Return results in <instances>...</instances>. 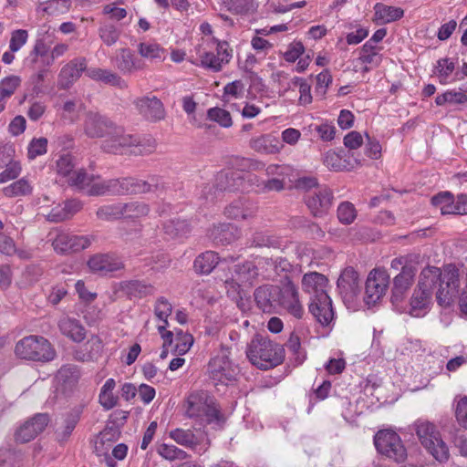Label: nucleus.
I'll list each match as a JSON object with an SVG mask.
<instances>
[{
  "label": "nucleus",
  "instance_id": "nucleus-60",
  "mask_svg": "<svg viewBox=\"0 0 467 467\" xmlns=\"http://www.w3.org/2000/svg\"><path fill=\"white\" fill-rule=\"evenodd\" d=\"M193 343V338L190 334H183L180 332L176 336V344L174 346V353L178 355H184L189 351Z\"/></svg>",
  "mask_w": 467,
  "mask_h": 467
},
{
  "label": "nucleus",
  "instance_id": "nucleus-64",
  "mask_svg": "<svg viewBox=\"0 0 467 467\" xmlns=\"http://www.w3.org/2000/svg\"><path fill=\"white\" fill-rule=\"evenodd\" d=\"M454 414L459 425L467 430V396L457 401Z\"/></svg>",
  "mask_w": 467,
  "mask_h": 467
},
{
  "label": "nucleus",
  "instance_id": "nucleus-57",
  "mask_svg": "<svg viewBox=\"0 0 467 467\" xmlns=\"http://www.w3.org/2000/svg\"><path fill=\"white\" fill-rule=\"evenodd\" d=\"M31 192V186L26 179H20L4 189L5 196L25 195Z\"/></svg>",
  "mask_w": 467,
  "mask_h": 467
},
{
  "label": "nucleus",
  "instance_id": "nucleus-36",
  "mask_svg": "<svg viewBox=\"0 0 467 467\" xmlns=\"http://www.w3.org/2000/svg\"><path fill=\"white\" fill-rule=\"evenodd\" d=\"M218 262V254L213 251H207L194 260L193 267L197 273L207 275L213 270Z\"/></svg>",
  "mask_w": 467,
  "mask_h": 467
},
{
  "label": "nucleus",
  "instance_id": "nucleus-46",
  "mask_svg": "<svg viewBox=\"0 0 467 467\" xmlns=\"http://www.w3.org/2000/svg\"><path fill=\"white\" fill-rule=\"evenodd\" d=\"M138 52L142 57L155 59L161 58L165 50L156 42H141L138 46Z\"/></svg>",
  "mask_w": 467,
  "mask_h": 467
},
{
  "label": "nucleus",
  "instance_id": "nucleus-34",
  "mask_svg": "<svg viewBox=\"0 0 467 467\" xmlns=\"http://www.w3.org/2000/svg\"><path fill=\"white\" fill-rule=\"evenodd\" d=\"M21 85L18 76H9L0 81V113L5 110L6 100L11 98Z\"/></svg>",
  "mask_w": 467,
  "mask_h": 467
},
{
  "label": "nucleus",
  "instance_id": "nucleus-45",
  "mask_svg": "<svg viewBox=\"0 0 467 467\" xmlns=\"http://www.w3.org/2000/svg\"><path fill=\"white\" fill-rule=\"evenodd\" d=\"M97 217L103 221H114L123 218L122 202L99 207L97 211Z\"/></svg>",
  "mask_w": 467,
  "mask_h": 467
},
{
  "label": "nucleus",
  "instance_id": "nucleus-8",
  "mask_svg": "<svg viewBox=\"0 0 467 467\" xmlns=\"http://www.w3.org/2000/svg\"><path fill=\"white\" fill-rule=\"evenodd\" d=\"M389 285V275L385 270L374 269L367 278L365 285V303L375 305L385 294Z\"/></svg>",
  "mask_w": 467,
  "mask_h": 467
},
{
  "label": "nucleus",
  "instance_id": "nucleus-27",
  "mask_svg": "<svg viewBox=\"0 0 467 467\" xmlns=\"http://www.w3.org/2000/svg\"><path fill=\"white\" fill-rule=\"evenodd\" d=\"M114 61L117 68L124 74H130L143 68V64L134 57L129 48L119 49Z\"/></svg>",
  "mask_w": 467,
  "mask_h": 467
},
{
  "label": "nucleus",
  "instance_id": "nucleus-10",
  "mask_svg": "<svg viewBox=\"0 0 467 467\" xmlns=\"http://www.w3.org/2000/svg\"><path fill=\"white\" fill-rule=\"evenodd\" d=\"M93 240V236L59 233L52 241V246L57 254H67L88 248Z\"/></svg>",
  "mask_w": 467,
  "mask_h": 467
},
{
  "label": "nucleus",
  "instance_id": "nucleus-1",
  "mask_svg": "<svg viewBox=\"0 0 467 467\" xmlns=\"http://www.w3.org/2000/svg\"><path fill=\"white\" fill-rule=\"evenodd\" d=\"M459 286V270L455 266L449 265L443 273L436 266L424 267L410 298L409 314L414 317L425 316L432 305L434 289L439 306H450L458 296Z\"/></svg>",
  "mask_w": 467,
  "mask_h": 467
},
{
  "label": "nucleus",
  "instance_id": "nucleus-28",
  "mask_svg": "<svg viewBox=\"0 0 467 467\" xmlns=\"http://www.w3.org/2000/svg\"><path fill=\"white\" fill-rule=\"evenodd\" d=\"M234 277L236 282L253 285L254 283L261 277L256 259L254 261H246L244 264L234 265Z\"/></svg>",
  "mask_w": 467,
  "mask_h": 467
},
{
  "label": "nucleus",
  "instance_id": "nucleus-47",
  "mask_svg": "<svg viewBox=\"0 0 467 467\" xmlns=\"http://www.w3.org/2000/svg\"><path fill=\"white\" fill-rule=\"evenodd\" d=\"M435 102L438 106H442L445 103L450 104H464L467 102V95L463 92L449 90L441 95H439L435 99Z\"/></svg>",
  "mask_w": 467,
  "mask_h": 467
},
{
  "label": "nucleus",
  "instance_id": "nucleus-29",
  "mask_svg": "<svg viewBox=\"0 0 467 467\" xmlns=\"http://www.w3.org/2000/svg\"><path fill=\"white\" fill-rule=\"evenodd\" d=\"M60 332L75 342H81L86 337V330L81 323L68 317H64L58 321Z\"/></svg>",
  "mask_w": 467,
  "mask_h": 467
},
{
  "label": "nucleus",
  "instance_id": "nucleus-33",
  "mask_svg": "<svg viewBox=\"0 0 467 467\" xmlns=\"http://www.w3.org/2000/svg\"><path fill=\"white\" fill-rule=\"evenodd\" d=\"M374 19L380 24L390 23L403 16V10L400 7L377 3L374 6Z\"/></svg>",
  "mask_w": 467,
  "mask_h": 467
},
{
  "label": "nucleus",
  "instance_id": "nucleus-42",
  "mask_svg": "<svg viewBox=\"0 0 467 467\" xmlns=\"http://www.w3.org/2000/svg\"><path fill=\"white\" fill-rule=\"evenodd\" d=\"M57 382L64 387V389L73 387L79 379V373L74 366H63L56 376Z\"/></svg>",
  "mask_w": 467,
  "mask_h": 467
},
{
  "label": "nucleus",
  "instance_id": "nucleus-25",
  "mask_svg": "<svg viewBox=\"0 0 467 467\" xmlns=\"http://www.w3.org/2000/svg\"><path fill=\"white\" fill-rule=\"evenodd\" d=\"M211 238L217 244H229L241 236V230L234 224L224 223L214 225L211 230Z\"/></svg>",
  "mask_w": 467,
  "mask_h": 467
},
{
  "label": "nucleus",
  "instance_id": "nucleus-49",
  "mask_svg": "<svg viewBox=\"0 0 467 467\" xmlns=\"http://www.w3.org/2000/svg\"><path fill=\"white\" fill-rule=\"evenodd\" d=\"M337 218L343 224H350L357 217V211L353 203L349 202H341L337 211Z\"/></svg>",
  "mask_w": 467,
  "mask_h": 467
},
{
  "label": "nucleus",
  "instance_id": "nucleus-63",
  "mask_svg": "<svg viewBox=\"0 0 467 467\" xmlns=\"http://www.w3.org/2000/svg\"><path fill=\"white\" fill-rule=\"evenodd\" d=\"M28 33L25 29H17L12 32L9 48L12 52L18 51L27 41Z\"/></svg>",
  "mask_w": 467,
  "mask_h": 467
},
{
  "label": "nucleus",
  "instance_id": "nucleus-48",
  "mask_svg": "<svg viewBox=\"0 0 467 467\" xmlns=\"http://www.w3.org/2000/svg\"><path fill=\"white\" fill-rule=\"evenodd\" d=\"M92 181L93 176H89L83 169L74 171L69 175V178L67 180L69 185L75 186L81 190H88Z\"/></svg>",
  "mask_w": 467,
  "mask_h": 467
},
{
  "label": "nucleus",
  "instance_id": "nucleus-54",
  "mask_svg": "<svg viewBox=\"0 0 467 467\" xmlns=\"http://www.w3.org/2000/svg\"><path fill=\"white\" fill-rule=\"evenodd\" d=\"M49 53V47L45 43L43 39H37L36 44L27 57V61L31 68L35 69L36 64L39 61V57H45Z\"/></svg>",
  "mask_w": 467,
  "mask_h": 467
},
{
  "label": "nucleus",
  "instance_id": "nucleus-62",
  "mask_svg": "<svg viewBox=\"0 0 467 467\" xmlns=\"http://www.w3.org/2000/svg\"><path fill=\"white\" fill-rule=\"evenodd\" d=\"M201 64L206 68H210L214 72H218L222 69V65L225 64L224 61H221V57L213 53L205 52L201 55Z\"/></svg>",
  "mask_w": 467,
  "mask_h": 467
},
{
  "label": "nucleus",
  "instance_id": "nucleus-50",
  "mask_svg": "<svg viewBox=\"0 0 467 467\" xmlns=\"http://www.w3.org/2000/svg\"><path fill=\"white\" fill-rule=\"evenodd\" d=\"M157 452L168 461L184 460L188 455L186 451L174 445L162 443L158 446Z\"/></svg>",
  "mask_w": 467,
  "mask_h": 467
},
{
  "label": "nucleus",
  "instance_id": "nucleus-31",
  "mask_svg": "<svg viewBox=\"0 0 467 467\" xmlns=\"http://www.w3.org/2000/svg\"><path fill=\"white\" fill-rule=\"evenodd\" d=\"M87 76L94 80L101 81L119 88H127V83L116 73L99 67H88Z\"/></svg>",
  "mask_w": 467,
  "mask_h": 467
},
{
  "label": "nucleus",
  "instance_id": "nucleus-39",
  "mask_svg": "<svg viewBox=\"0 0 467 467\" xmlns=\"http://www.w3.org/2000/svg\"><path fill=\"white\" fill-rule=\"evenodd\" d=\"M163 232L170 238H176L190 232V224L186 220L171 219L163 223Z\"/></svg>",
  "mask_w": 467,
  "mask_h": 467
},
{
  "label": "nucleus",
  "instance_id": "nucleus-21",
  "mask_svg": "<svg viewBox=\"0 0 467 467\" xmlns=\"http://www.w3.org/2000/svg\"><path fill=\"white\" fill-rule=\"evenodd\" d=\"M332 201L331 190L327 187H318L307 195L306 203L313 215L317 217L327 213L331 207Z\"/></svg>",
  "mask_w": 467,
  "mask_h": 467
},
{
  "label": "nucleus",
  "instance_id": "nucleus-52",
  "mask_svg": "<svg viewBox=\"0 0 467 467\" xmlns=\"http://www.w3.org/2000/svg\"><path fill=\"white\" fill-rule=\"evenodd\" d=\"M207 116L211 120H213L220 124L223 128H229L232 126V117L229 111L221 108H212L207 111Z\"/></svg>",
  "mask_w": 467,
  "mask_h": 467
},
{
  "label": "nucleus",
  "instance_id": "nucleus-59",
  "mask_svg": "<svg viewBox=\"0 0 467 467\" xmlns=\"http://www.w3.org/2000/svg\"><path fill=\"white\" fill-rule=\"evenodd\" d=\"M47 140L46 138L33 139L28 145L27 156L33 160L47 152Z\"/></svg>",
  "mask_w": 467,
  "mask_h": 467
},
{
  "label": "nucleus",
  "instance_id": "nucleus-13",
  "mask_svg": "<svg viewBox=\"0 0 467 467\" xmlns=\"http://www.w3.org/2000/svg\"><path fill=\"white\" fill-rule=\"evenodd\" d=\"M416 267L412 265H405L401 267L400 274L393 278V285L391 289V303L398 306L403 302L407 292L413 284L416 275Z\"/></svg>",
  "mask_w": 467,
  "mask_h": 467
},
{
  "label": "nucleus",
  "instance_id": "nucleus-15",
  "mask_svg": "<svg viewBox=\"0 0 467 467\" xmlns=\"http://www.w3.org/2000/svg\"><path fill=\"white\" fill-rule=\"evenodd\" d=\"M163 188L159 182V179L151 177L150 181H143L135 178L119 179V195L125 194H141L150 192H156Z\"/></svg>",
  "mask_w": 467,
  "mask_h": 467
},
{
  "label": "nucleus",
  "instance_id": "nucleus-6",
  "mask_svg": "<svg viewBox=\"0 0 467 467\" xmlns=\"http://www.w3.org/2000/svg\"><path fill=\"white\" fill-rule=\"evenodd\" d=\"M186 414L206 423L220 420V410L213 397L205 391L194 392L187 399Z\"/></svg>",
  "mask_w": 467,
  "mask_h": 467
},
{
  "label": "nucleus",
  "instance_id": "nucleus-5",
  "mask_svg": "<svg viewBox=\"0 0 467 467\" xmlns=\"http://www.w3.org/2000/svg\"><path fill=\"white\" fill-rule=\"evenodd\" d=\"M15 353L23 359L47 362L53 360L56 351L50 342L40 336H28L20 339L15 348Z\"/></svg>",
  "mask_w": 467,
  "mask_h": 467
},
{
  "label": "nucleus",
  "instance_id": "nucleus-51",
  "mask_svg": "<svg viewBox=\"0 0 467 467\" xmlns=\"http://www.w3.org/2000/svg\"><path fill=\"white\" fill-rule=\"evenodd\" d=\"M99 35L107 46H112L119 40L120 30L114 25L105 24L99 27Z\"/></svg>",
  "mask_w": 467,
  "mask_h": 467
},
{
  "label": "nucleus",
  "instance_id": "nucleus-4",
  "mask_svg": "<svg viewBox=\"0 0 467 467\" xmlns=\"http://www.w3.org/2000/svg\"><path fill=\"white\" fill-rule=\"evenodd\" d=\"M413 429L421 445L435 460L439 462H444L449 459V449L433 423L426 420H417L413 424Z\"/></svg>",
  "mask_w": 467,
  "mask_h": 467
},
{
  "label": "nucleus",
  "instance_id": "nucleus-16",
  "mask_svg": "<svg viewBox=\"0 0 467 467\" xmlns=\"http://www.w3.org/2000/svg\"><path fill=\"white\" fill-rule=\"evenodd\" d=\"M134 105L139 114L149 121L156 122L165 118L163 103L155 96L138 98Z\"/></svg>",
  "mask_w": 467,
  "mask_h": 467
},
{
  "label": "nucleus",
  "instance_id": "nucleus-53",
  "mask_svg": "<svg viewBox=\"0 0 467 467\" xmlns=\"http://www.w3.org/2000/svg\"><path fill=\"white\" fill-rule=\"evenodd\" d=\"M255 259L260 276L263 279L271 280L276 276L275 268H274V258L257 257Z\"/></svg>",
  "mask_w": 467,
  "mask_h": 467
},
{
  "label": "nucleus",
  "instance_id": "nucleus-44",
  "mask_svg": "<svg viewBox=\"0 0 467 467\" xmlns=\"http://www.w3.org/2000/svg\"><path fill=\"white\" fill-rule=\"evenodd\" d=\"M226 9L236 15L253 12L256 8L254 0H222Z\"/></svg>",
  "mask_w": 467,
  "mask_h": 467
},
{
  "label": "nucleus",
  "instance_id": "nucleus-20",
  "mask_svg": "<svg viewBox=\"0 0 467 467\" xmlns=\"http://www.w3.org/2000/svg\"><path fill=\"white\" fill-rule=\"evenodd\" d=\"M309 311L323 326H328L334 318L332 301L327 294L311 296Z\"/></svg>",
  "mask_w": 467,
  "mask_h": 467
},
{
  "label": "nucleus",
  "instance_id": "nucleus-14",
  "mask_svg": "<svg viewBox=\"0 0 467 467\" xmlns=\"http://www.w3.org/2000/svg\"><path fill=\"white\" fill-rule=\"evenodd\" d=\"M89 270L99 275H107L109 273L124 268V264L119 256L113 253L97 254L88 261Z\"/></svg>",
  "mask_w": 467,
  "mask_h": 467
},
{
  "label": "nucleus",
  "instance_id": "nucleus-38",
  "mask_svg": "<svg viewBox=\"0 0 467 467\" xmlns=\"http://www.w3.org/2000/svg\"><path fill=\"white\" fill-rule=\"evenodd\" d=\"M431 204L441 210V214H456L455 201L450 192H442L431 198Z\"/></svg>",
  "mask_w": 467,
  "mask_h": 467
},
{
  "label": "nucleus",
  "instance_id": "nucleus-26",
  "mask_svg": "<svg viewBox=\"0 0 467 467\" xmlns=\"http://www.w3.org/2000/svg\"><path fill=\"white\" fill-rule=\"evenodd\" d=\"M327 278L317 272L305 274L302 279L303 290L311 296L327 293Z\"/></svg>",
  "mask_w": 467,
  "mask_h": 467
},
{
  "label": "nucleus",
  "instance_id": "nucleus-35",
  "mask_svg": "<svg viewBox=\"0 0 467 467\" xmlns=\"http://www.w3.org/2000/svg\"><path fill=\"white\" fill-rule=\"evenodd\" d=\"M89 196H100L106 194L119 195V179H110L102 182H94L90 183L89 188L87 190Z\"/></svg>",
  "mask_w": 467,
  "mask_h": 467
},
{
  "label": "nucleus",
  "instance_id": "nucleus-19",
  "mask_svg": "<svg viewBox=\"0 0 467 467\" xmlns=\"http://www.w3.org/2000/svg\"><path fill=\"white\" fill-rule=\"evenodd\" d=\"M49 422L47 413H38L26 420L16 432V440L26 443L34 440L41 433Z\"/></svg>",
  "mask_w": 467,
  "mask_h": 467
},
{
  "label": "nucleus",
  "instance_id": "nucleus-32",
  "mask_svg": "<svg viewBox=\"0 0 467 467\" xmlns=\"http://www.w3.org/2000/svg\"><path fill=\"white\" fill-rule=\"evenodd\" d=\"M120 289L129 297H143L151 295L154 288L151 285L140 280H129L120 284Z\"/></svg>",
  "mask_w": 467,
  "mask_h": 467
},
{
  "label": "nucleus",
  "instance_id": "nucleus-37",
  "mask_svg": "<svg viewBox=\"0 0 467 467\" xmlns=\"http://www.w3.org/2000/svg\"><path fill=\"white\" fill-rule=\"evenodd\" d=\"M274 142L277 141L271 135H262L252 139L250 141V146L259 153L275 154L279 151V148L277 144Z\"/></svg>",
  "mask_w": 467,
  "mask_h": 467
},
{
  "label": "nucleus",
  "instance_id": "nucleus-3",
  "mask_svg": "<svg viewBox=\"0 0 467 467\" xmlns=\"http://www.w3.org/2000/svg\"><path fill=\"white\" fill-rule=\"evenodd\" d=\"M249 361L260 369L267 370L280 365L285 358L282 345L272 341L268 337L256 334L246 347Z\"/></svg>",
  "mask_w": 467,
  "mask_h": 467
},
{
  "label": "nucleus",
  "instance_id": "nucleus-12",
  "mask_svg": "<svg viewBox=\"0 0 467 467\" xmlns=\"http://www.w3.org/2000/svg\"><path fill=\"white\" fill-rule=\"evenodd\" d=\"M238 367L233 364L225 352L212 358L208 364V372L211 378L222 383L235 379Z\"/></svg>",
  "mask_w": 467,
  "mask_h": 467
},
{
  "label": "nucleus",
  "instance_id": "nucleus-56",
  "mask_svg": "<svg viewBox=\"0 0 467 467\" xmlns=\"http://www.w3.org/2000/svg\"><path fill=\"white\" fill-rule=\"evenodd\" d=\"M280 241L273 236L264 234L262 232H257L253 235L251 240V246L254 247H279Z\"/></svg>",
  "mask_w": 467,
  "mask_h": 467
},
{
  "label": "nucleus",
  "instance_id": "nucleus-11",
  "mask_svg": "<svg viewBox=\"0 0 467 467\" xmlns=\"http://www.w3.org/2000/svg\"><path fill=\"white\" fill-rule=\"evenodd\" d=\"M116 124L108 117L97 111H88L83 122L84 133L91 139L103 138L110 135Z\"/></svg>",
  "mask_w": 467,
  "mask_h": 467
},
{
  "label": "nucleus",
  "instance_id": "nucleus-43",
  "mask_svg": "<svg viewBox=\"0 0 467 467\" xmlns=\"http://www.w3.org/2000/svg\"><path fill=\"white\" fill-rule=\"evenodd\" d=\"M123 218L138 219L148 215L150 207L142 202L122 203Z\"/></svg>",
  "mask_w": 467,
  "mask_h": 467
},
{
  "label": "nucleus",
  "instance_id": "nucleus-9",
  "mask_svg": "<svg viewBox=\"0 0 467 467\" xmlns=\"http://www.w3.org/2000/svg\"><path fill=\"white\" fill-rule=\"evenodd\" d=\"M276 309L281 307L296 318H301L304 309L298 299V293L295 285L286 280L282 286L277 285Z\"/></svg>",
  "mask_w": 467,
  "mask_h": 467
},
{
  "label": "nucleus",
  "instance_id": "nucleus-24",
  "mask_svg": "<svg viewBox=\"0 0 467 467\" xmlns=\"http://www.w3.org/2000/svg\"><path fill=\"white\" fill-rule=\"evenodd\" d=\"M277 285H264L258 286L254 292V301L259 309L265 313L276 311Z\"/></svg>",
  "mask_w": 467,
  "mask_h": 467
},
{
  "label": "nucleus",
  "instance_id": "nucleus-55",
  "mask_svg": "<svg viewBox=\"0 0 467 467\" xmlns=\"http://www.w3.org/2000/svg\"><path fill=\"white\" fill-rule=\"evenodd\" d=\"M454 69L455 65L453 62L449 61L448 58H441L437 61L435 73L437 74L441 84H447L448 78L451 76Z\"/></svg>",
  "mask_w": 467,
  "mask_h": 467
},
{
  "label": "nucleus",
  "instance_id": "nucleus-58",
  "mask_svg": "<svg viewBox=\"0 0 467 467\" xmlns=\"http://www.w3.org/2000/svg\"><path fill=\"white\" fill-rule=\"evenodd\" d=\"M75 168L74 157L68 153L59 156L57 161V171L63 176H69Z\"/></svg>",
  "mask_w": 467,
  "mask_h": 467
},
{
  "label": "nucleus",
  "instance_id": "nucleus-7",
  "mask_svg": "<svg viewBox=\"0 0 467 467\" xmlns=\"http://www.w3.org/2000/svg\"><path fill=\"white\" fill-rule=\"evenodd\" d=\"M374 444L379 453L397 463L407 460V449L400 437L393 431H379L374 437Z\"/></svg>",
  "mask_w": 467,
  "mask_h": 467
},
{
  "label": "nucleus",
  "instance_id": "nucleus-18",
  "mask_svg": "<svg viewBox=\"0 0 467 467\" xmlns=\"http://www.w3.org/2000/svg\"><path fill=\"white\" fill-rule=\"evenodd\" d=\"M337 285L340 295L347 300H353L361 291L359 275L352 266L341 272Z\"/></svg>",
  "mask_w": 467,
  "mask_h": 467
},
{
  "label": "nucleus",
  "instance_id": "nucleus-41",
  "mask_svg": "<svg viewBox=\"0 0 467 467\" xmlns=\"http://www.w3.org/2000/svg\"><path fill=\"white\" fill-rule=\"evenodd\" d=\"M116 382L113 379H109L104 383L99 393V403L106 410H110L117 405L118 397L114 396L113 389Z\"/></svg>",
  "mask_w": 467,
  "mask_h": 467
},
{
  "label": "nucleus",
  "instance_id": "nucleus-17",
  "mask_svg": "<svg viewBox=\"0 0 467 467\" xmlns=\"http://www.w3.org/2000/svg\"><path fill=\"white\" fill-rule=\"evenodd\" d=\"M81 413L79 408H75L56 420L55 438L57 442L64 444L69 440L80 420Z\"/></svg>",
  "mask_w": 467,
  "mask_h": 467
},
{
  "label": "nucleus",
  "instance_id": "nucleus-2",
  "mask_svg": "<svg viewBox=\"0 0 467 467\" xmlns=\"http://www.w3.org/2000/svg\"><path fill=\"white\" fill-rule=\"evenodd\" d=\"M102 149L112 154L146 155L156 149V140L152 138L139 139L126 134L122 127L114 126L110 135L102 143Z\"/></svg>",
  "mask_w": 467,
  "mask_h": 467
},
{
  "label": "nucleus",
  "instance_id": "nucleus-22",
  "mask_svg": "<svg viewBox=\"0 0 467 467\" xmlns=\"http://www.w3.org/2000/svg\"><path fill=\"white\" fill-rule=\"evenodd\" d=\"M87 62L84 57L75 58L66 64L58 75V86L60 88H68L81 76L82 72L87 73Z\"/></svg>",
  "mask_w": 467,
  "mask_h": 467
},
{
  "label": "nucleus",
  "instance_id": "nucleus-23",
  "mask_svg": "<svg viewBox=\"0 0 467 467\" xmlns=\"http://www.w3.org/2000/svg\"><path fill=\"white\" fill-rule=\"evenodd\" d=\"M216 189L220 192H237L245 189V174L238 170L222 171L216 175Z\"/></svg>",
  "mask_w": 467,
  "mask_h": 467
},
{
  "label": "nucleus",
  "instance_id": "nucleus-40",
  "mask_svg": "<svg viewBox=\"0 0 467 467\" xmlns=\"http://www.w3.org/2000/svg\"><path fill=\"white\" fill-rule=\"evenodd\" d=\"M169 435L176 443L187 448H193L200 442L198 437L192 430L177 428L171 431Z\"/></svg>",
  "mask_w": 467,
  "mask_h": 467
},
{
  "label": "nucleus",
  "instance_id": "nucleus-61",
  "mask_svg": "<svg viewBox=\"0 0 467 467\" xmlns=\"http://www.w3.org/2000/svg\"><path fill=\"white\" fill-rule=\"evenodd\" d=\"M171 311H172L171 305L166 298H164V297L158 298V300L156 301L155 307H154V313L160 320L163 321V323L168 325L167 318L169 316H171Z\"/></svg>",
  "mask_w": 467,
  "mask_h": 467
},
{
  "label": "nucleus",
  "instance_id": "nucleus-30",
  "mask_svg": "<svg viewBox=\"0 0 467 467\" xmlns=\"http://www.w3.org/2000/svg\"><path fill=\"white\" fill-rule=\"evenodd\" d=\"M119 429L114 426L107 425L96 437L94 441V451L100 456L105 451H109L111 443L116 441L119 437Z\"/></svg>",
  "mask_w": 467,
  "mask_h": 467
}]
</instances>
